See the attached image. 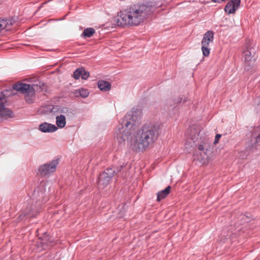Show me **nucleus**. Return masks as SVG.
Segmentation results:
<instances>
[{
  "label": "nucleus",
  "mask_w": 260,
  "mask_h": 260,
  "mask_svg": "<svg viewBox=\"0 0 260 260\" xmlns=\"http://www.w3.org/2000/svg\"><path fill=\"white\" fill-rule=\"evenodd\" d=\"M39 130L43 133H53L58 129V127L54 124L44 122L39 125Z\"/></svg>",
  "instance_id": "9"
},
{
  "label": "nucleus",
  "mask_w": 260,
  "mask_h": 260,
  "mask_svg": "<svg viewBox=\"0 0 260 260\" xmlns=\"http://www.w3.org/2000/svg\"><path fill=\"white\" fill-rule=\"evenodd\" d=\"M6 101L5 98L3 94V93H0V105H3L4 102Z\"/></svg>",
  "instance_id": "20"
},
{
  "label": "nucleus",
  "mask_w": 260,
  "mask_h": 260,
  "mask_svg": "<svg viewBox=\"0 0 260 260\" xmlns=\"http://www.w3.org/2000/svg\"><path fill=\"white\" fill-rule=\"evenodd\" d=\"M221 135L220 134H217L215 136V140L214 141V144H216L218 143L219 139L221 138Z\"/></svg>",
  "instance_id": "21"
},
{
  "label": "nucleus",
  "mask_w": 260,
  "mask_h": 260,
  "mask_svg": "<svg viewBox=\"0 0 260 260\" xmlns=\"http://www.w3.org/2000/svg\"><path fill=\"white\" fill-rule=\"evenodd\" d=\"M58 165L57 159H54L50 162L40 166L38 169V173L42 176H47L53 173Z\"/></svg>",
  "instance_id": "5"
},
{
  "label": "nucleus",
  "mask_w": 260,
  "mask_h": 260,
  "mask_svg": "<svg viewBox=\"0 0 260 260\" xmlns=\"http://www.w3.org/2000/svg\"><path fill=\"white\" fill-rule=\"evenodd\" d=\"M12 24V21L11 20L0 19V32L3 30H9Z\"/></svg>",
  "instance_id": "12"
},
{
  "label": "nucleus",
  "mask_w": 260,
  "mask_h": 260,
  "mask_svg": "<svg viewBox=\"0 0 260 260\" xmlns=\"http://www.w3.org/2000/svg\"><path fill=\"white\" fill-rule=\"evenodd\" d=\"M75 94L76 96H81L82 98H85L88 96L89 92L87 89L81 88L76 90L75 91Z\"/></svg>",
  "instance_id": "17"
},
{
  "label": "nucleus",
  "mask_w": 260,
  "mask_h": 260,
  "mask_svg": "<svg viewBox=\"0 0 260 260\" xmlns=\"http://www.w3.org/2000/svg\"><path fill=\"white\" fill-rule=\"evenodd\" d=\"M161 4L153 1L146 2L143 4L129 8L122 12L118 21L122 25L137 26L141 24Z\"/></svg>",
  "instance_id": "2"
},
{
  "label": "nucleus",
  "mask_w": 260,
  "mask_h": 260,
  "mask_svg": "<svg viewBox=\"0 0 260 260\" xmlns=\"http://www.w3.org/2000/svg\"><path fill=\"white\" fill-rule=\"evenodd\" d=\"M95 33V30L91 27L87 28L84 29L83 36L84 38H90Z\"/></svg>",
  "instance_id": "18"
},
{
  "label": "nucleus",
  "mask_w": 260,
  "mask_h": 260,
  "mask_svg": "<svg viewBox=\"0 0 260 260\" xmlns=\"http://www.w3.org/2000/svg\"><path fill=\"white\" fill-rule=\"evenodd\" d=\"M98 85L101 90L108 91L111 88V84L108 81L100 80L98 82Z\"/></svg>",
  "instance_id": "16"
},
{
  "label": "nucleus",
  "mask_w": 260,
  "mask_h": 260,
  "mask_svg": "<svg viewBox=\"0 0 260 260\" xmlns=\"http://www.w3.org/2000/svg\"><path fill=\"white\" fill-rule=\"evenodd\" d=\"M142 116V112L133 108L125 116L123 123L118 126L116 137L119 143L127 141L129 147L137 151L145 149L152 144L158 137L155 126L144 127L136 131L137 126Z\"/></svg>",
  "instance_id": "1"
},
{
  "label": "nucleus",
  "mask_w": 260,
  "mask_h": 260,
  "mask_svg": "<svg viewBox=\"0 0 260 260\" xmlns=\"http://www.w3.org/2000/svg\"><path fill=\"white\" fill-rule=\"evenodd\" d=\"M171 186H168L165 189L159 191L157 193V200L158 201H160L162 199L165 198L170 193L171 190Z\"/></svg>",
  "instance_id": "14"
},
{
  "label": "nucleus",
  "mask_w": 260,
  "mask_h": 260,
  "mask_svg": "<svg viewBox=\"0 0 260 260\" xmlns=\"http://www.w3.org/2000/svg\"><path fill=\"white\" fill-rule=\"evenodd\" d=\"M252 138L254 140L255 144L260 145V125L253 128Z\"/></svg>",
  "instance_id": "13"
},
{
  "label": "nucleus",
  "mask_w": 260,
  "mask_h": 260,
  "mask_svg": "<svg viewBox=\"0 0 260 260\" xmlns=\"http://www.w3.org/2000/svg\"><path fill=\"white\" fill-rule=\"evenodd\" d=\"M196 154H198V156L199 157H203L204 156V153L203 152H200V153H197Z\"/></svg>",
  "instance_id": "22"
},
{
  "label": "nucleus",
  "mask_w": 260,
  "mask_h": 260,
  "mask_svg": "<svg viewBox=\"0 0 260 260\" xmlns=\"http://www.w3.org/2000/svg\"><path fill=\"white\" fill-rule=\"evenodd\" d=\"M243 57L245 61H251L253 58L252 52L249 50H245L243 52Z\"/></svg>",
  "instance_id": "19"
},
{
  "label": "nucleus",
  "mask_w": 260,
  "mask_h": 260,
  "mask_svg": "<svg viewBox=\"0 0 260 260\" xmlns=\"http://www.w3.org/2000/svg\"><path fill=\"white\" fill-rule=\"evenodd\" d=\"M115 171L112 169H106L99 175L98 184L100 188L104 189L109 183L112 177L114 174Z\"/></svg>",
  "instance_id": "6"
},
{
  "label": "nucleus",
  "mask_w": 260,
  "mask_h": 260,
  "mask_svg": "<svg viewBox=\"0 0 260 260\" xmlns=\"http://www.w3.org/2000/svg\"><path fill=\"white\" fill-rule=\"evenodd\" d=\"M240 2V0H232L229 2L224 8L225 12L228 14L234 13L239 8Z\"/></svg>",
  "instance_id": "8"
},
{
  "label": "nucleus",
  "mask_w": 260,
  "mask_h": 260,
  "mask_svg": "<svg viewBox=\"0 0 260 260\" xmlns=\"http://www.w3.org/2000/svg\"><path fill=\"white\" fill-rule=\"evenodd\" d=\"M212 1L214 3H220L221 2V0H212Z\"/></svg>",
  "instance_id": "23"
},
{
  "label": "nucleus",
  "mask_w": 260,
  "mask_h": 260,
  "mask_svg": "<svg viewBox=\"0 0 260 260\" xmlns=\"http://www.w3.org/2000/svg\"><path fill=\"white\" fill-rule=\"evenodd\" d=\"M209 147V145L208 143L203 142L198 145V149L202 152L204 153V156L203 157H199L198 156V154H196L194 155V159H197L200 162L204 164L207 160V151Z\"/></svg>",
  "instance_id": "7"
},
{
  "label": "nucleus",
  "mask_w": 260,
  "mask_h": 260,
  "mask_svg": "<svg viewBox=\"0 0 260 260\" xmlns=\"http://www.w3.org/2000/svg\"><path fill=\"white\" fill-rule=\"evenodd\" d=\"M89 76V73L85 71L84 69L81 68L77 69L74 73L73 77L75 79L81 78L83 80L87 79Z\"/></svg>",
  "instance_id": "10"
},
{
  "label": "nucleus",
  "mask_w": 260,
  "mask_h": 260,
  "mask_svg": "<svg viewBox=\"0 0 260 260\" xmlns=\"http://www.w3.org/2000/svg\"><path fill=\"white\" fill-rule=\"evenodd\" d=\"M13 89L25 94V101L28 103H31L34 100L35 89L29 84L17 83L13 85Z\"/></svg>",
  "instance_id": "3"
},
{
  "label": "nucleus",
  "mask_w": 260,
  "mask_h": 260,
  "mask_svg": "<svg viewBox=\"0 0 260 260\" xmlns=\"http://www.w3.org/2000/svg\"><path fill=\"white\" fill-rule=\"evenodd\" d=\"M56 123L57 126L60 128H63L66 126V117L63 115H59L56 117Z\"/></svg>",
  "instance_id": "15"
},
{
  "label": "nucleus",
  "mask_w": 260,
  "mask_h": 260,
  "mask_svg": "<svg viewBox=\"0 0 260 260\" xmlns=\"http://www.w3.org/2000/svg\"><path fill=\"white\" fill-rule=\"evenodd\" d=\"M213 39L214 32L212 30H208L204 35L201 42V49L204 56H209L210 52L209 45L213 42Z\"/></svg>",
  "instance_id": "4"
},
{
  "label": "nucleus",
  "mask_w": 260,
  "mask_h": 260,
  "mask_svg": "<svg viewBox=\"0 0 260 260\" xmlns=\"http://www.w3.org/2000/svg\"><path fill=\"white\" fill-rule=\"evenodd\" d=\"M13 115L14 114L11 110L5 108L3 105H0V120L13 117Z\"/></svg>",
  "instance_id": "11"
}]
</instances>
